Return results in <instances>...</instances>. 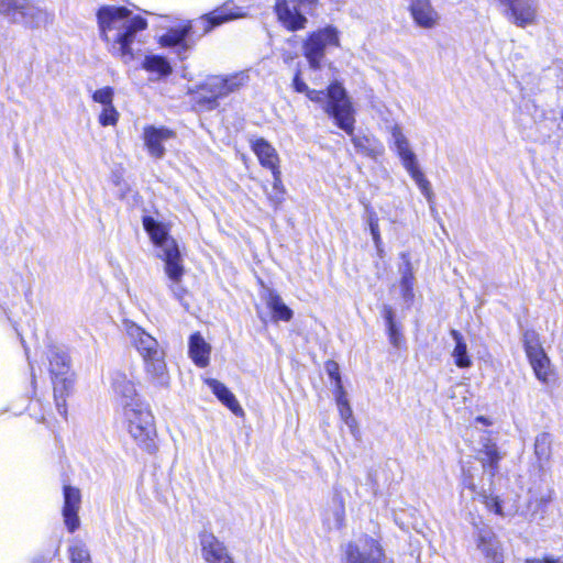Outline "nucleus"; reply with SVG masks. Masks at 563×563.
<instances>
[{
    "label": "nucleus",
    "instance_id": "f257e3e1",
    "mask_svg": "<svg viewBox=\"0 0 563 563\" xmlns=\"http://www.w3.org/2000/svg\"><path fill=\"white\" fill-rule=\"evenodd\" d=\"M97 19L108 51L125 64L130 63L134 58L131 45L137 33L146 29V20L133 14L125 7L115 5L101 7L97 12Z\"/></svg>",
    "mask_w": 563,
    "mask_h": 563
},
{
    "label": "nucleus",
    "instance_id": "f03ea898",
    "mask_svg": "<svg viewBox=\"0 0 563 563\" xmlns=\"http://www.w3.org/2000/svg\"><path fill=\"white\" fill-rule=\"evenodd\" d=\"M329 102L325 113L341 130L351 136V142L358 154L377 159L385 152L383 143L372 135L354 134L355 110L345 89L338 82L330 85Z\"/></svg>",
    "mask_w": 563,
    "mask_h": 563
},
{
    "label": "nucleus",
    "instance_id": "7ed1b4c3",
    "mask_svg": "<svg viewBox=\"0 0 563 563\" xmlns=\"http://www.w3.org/2000/svg\"><path fill=\"white\" fill-rule=\"evenodd\" d=\"M143 225L153 243L159 249L158 257L164 262V271L169 280L168 288L178 300L186 289L181 285L185 267L177 242L168 235L166 227L151 217H144Z\"/></svg>",
    "mask_w": 563,
    "mask_h": 563
},
{
    "label": "nucleus",
    "instance_id": "20e7f679",
    "mask_svg": "<svg viewBox=\"0 0 563 563\" xmlns=\"http://www.w3.org/2000/svg\"><path fill=\"white\" fill-rule=\"evenodd\" d=\"M121 411L126 431L136 445L146 453H155L157 431L148 404L144 400L132 401L124 404Z\"/></svg>",
    "mask_w": 563,
    "mask_h": 563
},
{
    "label": "nucleus",
    "instance_id": "39448f33",
    "mask_svg": "<svg viewBox=\"0 0 563 563\" xmlns=\"http://www.w3.org/2000/svg\"><path fill=\"white\" fill-rule=\"evenodd\" d=\"M249 80L245 71H240L227 77L209 76L198 87L196 91V101L201 107L212 110L218 107V100L239 90Z\"/></svg>",
    "mask_w": 563,
    "mask_h": 563
},
{
    "label": "nucleus",
    "instance_id": "423d86ee",
    "mask_svg": "<svg viewBox=\"0 0 563 563\" xmlns=\"http://www.w3.org/2000/svg\"><path fill=\"white\" fill-rule=\"evenodd\" d=\"M49 373L54 385V398L59 413H66L65 398L73 386L69 360L65 352L57 347L48 351Z\"/></svg>",
    "mask_w": 563,
    "mask_h": 563
},
{
    "label": "nucleus",
    "instance_id": "0eeeda50",
    "mask_svg": "<svg viewBox=\"0 0 563 563\" xmlns=\"http://www.w3.org/2000/svg\"><path fill=\"white\" fill-rule=\"evenodd\" d=\"M0 14L31 29L45 26L52 22L51 13L27 0H0Z\"/></svg>",
    "mask_w": 563,
    "mask_h": 563
},
{
    "label": "nucleus",
    "instance_id": "6e6552de",
    "mask_svg": "<svg viewBox=\"0 0 563 563\" xmlns=\"http://www.w3.org/2000/svg\"><path fill=\"white\" fill-rule=\"evenodd\" d=\"M319 0H276L274 10L278 21L288 31H298L306 27L307 18L305 13L312 12Z\"/></svg>",
    "mask_w": 563,
    "mask_h": 563
},
{
    "label": "nucleus",
    "instance_id": "1a4fd4ad",
    "mask_svg": "<svg viewBox=\"0 0 563 563\" xmlns=\"http://www.w3.org/2000/svg\"><path fill=\"white\" fill-rule=\"evenodd\" d=\"M330 46H339L338 30L333 26H325L308 36L303 44V54L311 68L321 67L324 52Z\"/></svg>",
    "mask_w": 563,
    "mask_h": 563
},
{
    "label": "nucleus",
    "instance_id": "9d476101",
    "mask_svg": "<svg viewBox=\"0 0 563 563\" xmlns=\"http://www.w3.org/2000/svg\"><path fill=\"white\" fill-rule=\"evenodd\" d=\"M523 346L526 355L534 372L536 377L547 384L552 374L550 360L542 349L538 334L534 331H526L523 333Z\"/></svg>",
    "mask_w": 563,
    "mask_h": 563
},
{
    "label": "nucleus",
    "instance_id": "9b49d317",
    "mask_svg": "<svg viewBox=\"0 0 563 563\" xmlns=\"http://www.w3.org/2000/svg\"><path fill=\"white\" fill-rule=\"evenodd\" d=\"M474 542L487 563H504V551L494 530L483 523L473 522Z\"/></svg>",
    "mask_w": 563,
    "mask_h": 563
},
{
    "label": "nucleus",
    "instance_id": "f8f14e48",
    "mask_svg": "<svg viewBox=\"0 0 563 563\" xmlns=\"http://www.w3.org/2000/svg\"><path fill=\"white\" fill-rule=\"evenodd\" d=\"M396 152L401 159V163L411 178L415 180L417 186L419 187L421 194L426 197L429 203L433 201V192L431 189L430 181L424 177L423 173L420 170L416 154L412 152L409 141L401 146H396Z\"/></svg>",
    "mask_w": 563,
    "mask_h": 563
},
{
    "label": "nucleus",
    "instance_id": "ddd939ff",
    "mask_svg": "<svg viewBox=\"0 0 563 563\" xmlns=\"http://www.w3.org/2000/svg\"><path fill=\"white\" fill-rule=\"evenodd\" d=\"M123 327L129 342L142 358L162 350L158 341L134 321L124 320Z\"/></svg>",
    "mask_w": 563,
    "mask_h": 563
},
{
    "label": "nucleus",
    "instance_id": "4468645a",
    "mask_svg": "<svg viewBox=\"0 0 563 563\" xmlns=\"http://www.w3.org/2000/svg\"><path fill=\"white\" fill-rule=\"evenodd\" d=\"M408 11L413 23L423 30H433L440 25L441 14L431 0H407Z\"/></svg>",
    "mask_w": 563,
    "mask_h": 563
},
{
    "label": "nucleus",
    "instance_id": "2eb2a0df",
    "mask_svg": "<svg viewBox=\"0 0 563 563\" xmlns=\"http://www.w3.org/2000/svg\"><path fill=\"white\" fill-rule=\"evenodd\" d=\"M346 559V563H390L378 542L371 538L365 539L362 544H349Z\"/></svg>",
    "mask_w": 563,
    "mask_h": 563
},
{
    "label": "nucleus",
    "instance_id": "dca6fc26",
    "mask_svg": "<svg viewBox=\"0 0 563 563\" xmlns=\"http://www.w3.org/2000/svg\"><path fill=\"white\" fill-rule=\"evenodd\" d=\"M142 360L146 378L157 387H168L170 376L165 362L164 350L162 349L156 354H151Z\"/></svg>",
    "mask_w": 563,
    "mask_h": 563
},
{
    "label": "nucleus",
    "instance_id": "f3484780",
    "mask_svg": "<svg viewBox=\"0 0 563 563\" xmlns=\"http://www.w3.org/2000/svg\"><path fill=\"white\" fill-rule=\"evenodd\" d=\"M175 136L174 131L165 126L146 125L143 130V141L148 154L154 158L165 155L164 144Z\"/></svg>",
    "mask_w": 563,
    "mask_h": 563
},
{
    "label": "nucleus",
    "instance_id": "a211bd4d",
    "mask_svg": "<svg viewBox=\"0 0 563 563\" xmlns=\"http://www.w3.org/2000/svg\"><path fill=\"white\" fill-rule=\"evenodd\" d=\"M199 540L202 558L207 563H234L224 543L213 533L205 531Z\"/></svg>",
    "mask_w": 563,
    "mask_h": 563
},
{
    "label": "nucleus",
    "instance_id": "6ab92c4d",
    "mask_svg": "<svg viewBox=\"0 0 563 563\" xmlns=\"http://www.w3.org/2000/svg\"><path fill=\"white\" fill-rule=\"evenodd\" d=\"M80 505V490L69 485L64 486L63 517L69 532H74L80 525L78 517Z\"/></svg>",
    "mask_w": 563,
    "mask_h": 563
},
{
    "label": "nucleus",
    "instance_id": "aec40b11",
    "mask_svg": "<svg viewBox=\"0 0 563 563\" xmlns=\"http://www.w3.org/2000/svg\"><path fill=\"white\" fill-rule=\"evenodd\" d=\"M508 19L517 26L532 25L537 20V4L534 0H516L507 8Z\"/></svg>",
    "mask_w": 563,
    "mask_h": 563
},
{
    "label": "nucleus",
    "instance_id": "412c9836",
    "mask_svg": "<svg viewBox=\"0 0 563 563\" xmlns=\"http://www.w3.org/2000/svg\"><path fill=\"white\" fill-rule=\"evenodd\" d=\"M112 388L114 394L120 397L121 409L124 404L143 400L136 391L134 380L123 371H117L113 373Z\"/></svg>",
    "mask_w": 563,
    "mask_h": 563
},
{
    "label": "nucleus",
    "instance_id": "4be33fe9",
    "mask_svg": "<svg viewBox=\"0 0 563 563\" xmlns=\"http://www.w3.org/2000/svg\"><path fill=\"white\" fill-rule=\"evenodd\" d=\"M205 383L208 385L214 396L235 416L242 417L244 415V410L240 406L238 399L224 384L214 378H206Z\"/></svg>",
    "mask_w": 563,
    "mask_h": 563
},
{
    "label": "nucleus",
    "instance_id": "5701e85b",
    "mask_svg": "<svg viewBox=\"0 0 563 563\" xmlns=\"http://www.w3.org/2000/svg\"><path fill=\"white\" fill-rule=\"evenodd\" d=\"M211 346L200 333H194L189 338V356L198 367H207L210 361Z\"/></svg>",
    "mask_w": 563,
    "mask_h": 563
},
{
    "label": "nucleus",
    "instance_id": "b1692460",
    "mask_svg": "<svg viewBox=\"0 0 563 563\" xmlns=\"http://www.w3.org/2000/svg\"><path fill=\"white\" fill-rule=\"evenodd\" d=\"M263 299L273 313L275 321L288 322L292 318V310L286 306L280 296L273 289H265Z\"/></svg>",
    "mask_w": 563,
    "mask_h": 563
},
{
    "label": "nucleus",
    "instance_id": "393cba45",
    "mask_svg": "<svg viewBox=\"0 0 563 563\" xmlns=\"http://www.w3.org/2000/svg\"><path fill=\"white\" fill-rule=\"evenodd\" d=\"M252 148L263 167L271 170L279 168L277 152L267 141L258 139L253 142Z\"/></svg>",
    "mask_w": 563,
    "mask_h": 563
},
{
    "label": "nucleus",
    "instance_id": "a878e982",
    "mask_svg": "<svg viewBox=\"0 0 563 563\" xmlns=\"http://www.w3.org/2000/svg\"><path fill=\"white\" fill-rule=\"evenodd\" d=\"M334 396L341 419L349 427L351 433L355 435L358 432L357 422L353 417L352 408L343 386H339L338 390H334Z\"/></svg>",
    "mask_w": 563,
    "mask_h": 563
},
{
    "label": "nucleus",
    "instance_id": "bb28decb",
    "mask_svg": "<svg viewBox=\"0 0 563 563\" xmlns=\"http://www.w3.org/2000/svg\"><path fill=\"white\" fill-rule=\"evenodd\" d=\"M479 453L482 454V463L483 466L489 468L490 476H494L498 471V463L503 459L501 453L499 452L496 443L487 440L483 443V448Z\"/></svg>",
    "mask_w": 563,
    "mask_h": 563
},
{
    "label": "nucleus",
    "instance_id": "cd10ccee",
    "mask_svg": "<svg viewBox=\"0 0 563 563\" xmlns=\"http://www.w3.org/2000/svg\"><path fill=\"white\" fill-rule=\"evenodd\" d=\"M404 264L400 266L399 271L401 274L400 279V288L401 295L405 301L410 302L413 299V273L409 258L406 254H402Z\"/></svg>",
    "mask_w": 563,
    "mask_h": 563
},
{
    "label": "nucleus",
    "instance_id": "c85d7f7f",
    "mask_svg": "<svg viewBox=\"0 0 563 563\" xmlns=\"http://www.w3.org/2000/svg\"><path fill=\"white\" fill-rule=\"evenodd\" d=\"M292 87L297 92L306 93V96L313 102L322 103L323 110L325 111L327 103L329 102V89L330 86L327 89V92L323 90H316L310 89L308 85L300 78L299 73L295 75L292 80Z\"/></svg>",
    "mask_w": 563,
    "mask_h": 563
},
{
    "label": "nucleus",
    "instance_id": "c756f323",
    "mask_svg": "<svg viewBox=\"0 0 563 563\" xmlns=\"http://www.w3.org/2000/svg\"><path fill=\"white\" fill-rule=\"evenodd\" d=\"M451 335L455 341V347L452 352L455 365L460 368L470 367L472 365V360L467 354V345L463 335L456 330H452Z\"/></svg>",
    "mask_w": 563,
    "mask_h": 563
},
{
    "label": "nucleus",
    "instance_id": "7c9ffc66",
    "mask_svg": "<svg viewBox=\"0 0 563 563\" xmlns=\"http://www.w3.org/2000/svg\"><path fill=\"white\" fill-rule=\"evenodd\" d=\"M142 67L148 73L155 74L157 78L167 76L172 73V66L166 58L158 55L145 56Z\"/></svg>",
    "mask_w": 563,
    "mask_h": 563
},
{
    "label": "nucleus",
    "instance_id": "2f4dec72",
    "mask_svg": "<svg viewBox=\"0 0 563 563\" xmlns=\"http://www.w3.org/2000/svg\"><path fill=\"white\" fill-rule=\"evenodd\" d=\"M465 487H467L474 494L473 498H478L489 511H494L497 515L504 516L498 497L487 495L486 493H478L476 490L475 484L472 481L465 482Z\"/></svg>",
    "mask_w": 563,
    "mask_h": 563
},
{
    "label": "nucleus",
    "instance_id": "473e14b6",
    "mask_svg": "<svg viewBox=\"0 0 563 563\" xmlns=\"http://www.w3.org/2000/svg\"><path fill=\"white\" fill-rule=\"evenodd\" d=\"M344 517L345 509L343 503L340 499H334L331 510L324 518V522L330 530L340 529L344 523Z\"/></svg>",
    "mask_w": 563,
    "mask_h": 563
},
{
    "label": "nucleus",
    "instance_id": "72a5a7b5",
    "mask_svg": "<svg viewBox=\"0 0 563 563\" xmlns=\"http://www.w3.org/2000/svg\"><path fill=\"white\" fill-rule=\"evenodd\" d=\"M384 318L387 323L389 342L395 347H400L402 344V334L399 327L394 320V311L390 307L384 308Z\"/></svg>",
    "mask_w": 563,
    "mask_h": 563
},
{
    "label": "nucleus",
    "instance_id": "f704fd0d",
    "mask_svg": "<svg viewBox=\"0 0 563 563\" xmlns=\"http://www.w3.org/2000/svg\"><path fill=\"white\" fill-rule=\"evenodd\" d=\"M243 16H245L244 13L228 12L225 9L216 10L206 16L208 26L205 29V32H208L212 27L218 26L227 21L243 18Z\"/></svg>",
    "mask_w": 563,
    "mask_h": 563
},
{
    "label": "nucleus",
    "instance_id": "c9c22d12",
    "mask_svg": "<svg viewBox=\"0 0 563 563\" xmlns=\"http://www.w3.org/2000/svg\"><path fill=\"white\" fill-rule=\"evenodd\" d=\"M189 26H180L176 29L169 30L167 33L161 36L159 43L163 46H175V45H181L189 32Z\"/></svg>",
    "mask_w": 563,
    "mask_h": 563
},
{
    "label": "nucleus",
    "instance_id": "e433bc0d",
    "mask_svg": "<svg viewBox=\"0 0 563 563\" xmlns=\"http://www.w3.org/2000/svg\"><path fill=\"white\" fill-rule=\"evenodd\" d=\"M366 222L375 244V247L378 252H382V238L379 231L378 217L375 211L367 209L366 210Z\"/></svg>",
    "mask_w": 563,
    "mask_h": 563
},
{
    "label": "nucleus",
    "instance_id": "4c0bfd02",
    "mask_svg": "<svg viewBox=\"0 0 563 563\" xmlns=\"http://www.w3.org/2000/svg\"><path fill=\"white\" fill-rule=\"evenodd\" d=\"M71 563H92L90 553L86 545L81 542H76L69 548Z\"/></svg>",
    "mask_w": 563,
    "mask_h": 563
},
{
    "label": "nucleus",
    "instance_id": "58836bf2",
    "mask_svg": "<svg viewBox=\"0 0 563 563\" xmlns=\"http://www.w3.org/2000/svg\"><path fill=\"white\" fill-rule=\"evenodd\" d=\"M550 496H538V495H531L528 504V510L531 511L530 514V521L534 520L537 515L541 511L543 512V508L545 505L550 501Z\"/></svg>",
    "mask_w": 563,
    "mask_h": 563
},
{
    "label": "nucleus",
    "instance_id": "ea45409f",
    "mask_svg": "<svg viewBox=\"0 0 563 563\" xmlns=\"http://www.w3.org/2000/svg\"><path fill=\"white\" fill-rule=\"evenodd\" d=\"M113 96L114 91L111 87H103L92 93V100L103 107H108L113 104Z\"/></svg>",
    "mask_w": 563,
    "mask_h": 563
},
{
    "label": "nucleus",
    "instance_id": "a19ab883",
    "mask_svg": "<svg viewBox=\"0 0 563 563\" xmlns=\"http://www.w3.org/2000/svg\"><path fill=\"white\" fill-rule=\"evenodd\" d=\"M118 120H119V112L115 110L113 104L103 107V109L99 115V123L102 126L114 125V124H117Z\"/></svg>",
    "mask_w": 563,
    "mask_h": 563
},
{
    "label": "nucleus",
    "instance_id": "79ce46f5",
    "mask_svg": "<svg viewBox=\"0 0 563 563\" xmlns=\"http://www.w3.org/2000/svg\"><path fill=\"white\" fill-rule=\"evenodd\" d=\"M325 372L329 375V377L333 380L334 390H338L339 386H343L340 375V367L336 362L328 361L325 363Z\"/></svg>",
    "mask_w": 563,
    "mask_h": 563
},
{
    "label": "nucleus",
    "instance_id": "37998d69",
    "mask_svg": "<svg viewBox=\"0 0 563 563\" xmlns=\"http://www.w3.org/2000/svg\"><path fill=\"white\" fill-rule=\"evenodd\" d=\"M389 132L391 135V141L394 146H401V144H405L408 142V139L402 132V129L398 124H394L389 128Z\"/></svg>",
    "mask_w": 563,
    "mask_h": 563
},
{
    "label": "nucleus",
    "instance_id": "c03bdc74",
    "mask_svg": "<svg viewBox=\"0 0 563 563\" xmlns=\"http://www.w3.org/2000/svg\"><path fill=\"white\" fill-rule=\"evenodd\" d=\"M389 132L391 135V141L394 146H401V144H405L408 142V139L402 132V129L398 124H394L389 128Z\"/></svg>",
    "mask_w": 563,
    "mask_h": 563
},
{
    "label": "nucleus",
    "instance_id": "a18cd8bd",
    "mask_svg": "<svg viewBox=\"0 0 563 563\" xmlns=\"http://www.w3.org/2000/svg\"><path fill=\"white\" fill-rule=\"evenodd\" d=\"M284 194L285 191L280 190L267 194V198L275 209H277L284 201Z\"/></svg>",
    "mask_w": 563,
    "mask_h": 563
},
{
    "label": "nucleus",
    "instance_id": "49530a36",
    "mask_svg": "<svg viewBox=\"0 0 563 563\" xmlns=\"http://www.w3.org/2000/svg\"><path fill=\"white\" fill-rule=\"evenodd\" d=\"M272 174H273V178H274L273 191H279V190L285 191L283 183H282V173H280L279 168L272 170Z\"/></svg>",
    "mask_w": 563,
    "mask_h": 563
},
{
    "label": "nucleus",
    "instance_id": "de8ad7c7",
    "mask_svg": "<svg viewBox=\"0 0 563 563\" xmlns=\"http://www.w3.org/2000/svg\"><path fill=\"white\" fill-rule=\"evenodd\" d=\"M543 444H547L545 435H541L536 441V452H537V454H541V453L544 454L545 453V450L542 446Z\"/></svg>",
    "mask_w": 563,
    "mask_h": 563
},
{
    "label": "nucleus",
    "instance_id": "09e8293b",
    "mask_svg": "<svg viewBox=\"0 0 563 563\" xmlns=\"http://www.w3.org/2000/svg\"><path fill=\"white\" fill-rule=\"evenodd\" d=\"M525 563H554L553 558H544V559H527Z\"/></svg>",
    "mask_w": 563,
    "mask_h": 563
},
{
    "label": "nucleus",
    "instance_id": "8fccbe9b",
    "mask_svg": "<svg viewBox=\"0 0 563 563\" xmlns=\"http://www.w3.org/2000/svg\"><path fill=\"white\" fill-rule=\"evenodd\" d=\"M477 421H479V422H482L484 424H489V422L487 421V419L485 417H478Z\"/></svg>",
    "mask_w": 563,
    "mask_h": 563
},
{
    "label": "nucleus",
    "instance_id": "3c124183",
    "mask_svg": "<svg viewBox=\"0 0 563 563\" xmlns=\"http://www.w3.org/2000/svg\"><path fill=\"white\" fill-rule=\"evenodd\" d=\"M521 514H525L530 519L531 511H529L528 509H527L526 512H525V510H521Z\"/></svg>",
    "mask_w": 563,
    "mask_h": 563
},
{
    "label": "nucleus",
    "instance_id": "603ef678",
    "mask_svg": "<svg viewBox=\"0 0 563 563\" xmlns=\"http://www.w3.org/2000/svg\"><path fill=\"white\" fill-rule=\"evenodd\" d=\"M554 563H563V556L554 559Z\"/></svg>",
    "mask_w": 563,
    "mask_h": 563
}]
</instances>
